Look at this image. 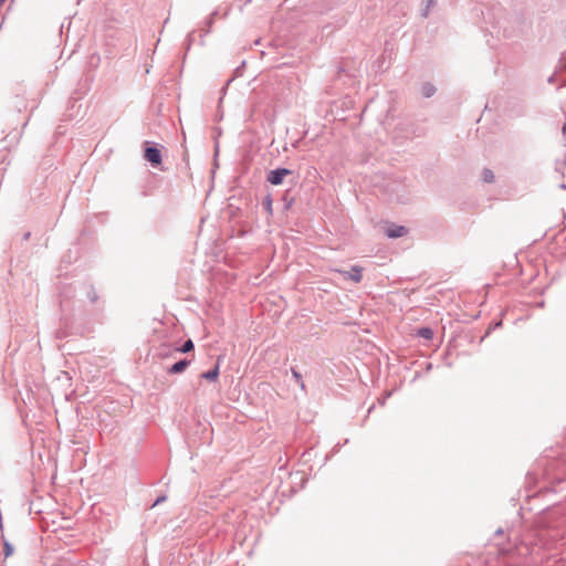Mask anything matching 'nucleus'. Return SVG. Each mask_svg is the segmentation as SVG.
<instances>
[{
  "label": "nucleus",
  "instance_id": "f257e3e1",
  "mask_svg": "<svg viewBox=\"0 0 566 566\" xmlns=\"http://www.w3.org/2000/svg\"><path fill=\"white\" fill-rule=\"evenodd\" d=\"M334 271L339 273L344 279L350 280L355 283H359L363 280V268L359 265H353L350 271L338 269H335Z\"/></svg>",
  "mask_w": 566,
  "mask_h": 566
},
{
  "label": "nucleus",
  "instance_id": "f03ea898",
  "mask_svg": "<svg viewBox=\"0 0 566 566\" xmlns=\"http://www.w3.org/2000/svg\"><path fill=\"white\" fill-rule=\"evenodd\" d=\"M291 170L286 168H277L274 170H271L268 174L266 180L274 186L281 185L283 182V179L285 176L290 175Z\"/></svg>",
  "mask_w": 566,
  "mask_h": 566
},
{
  "label": "nucleus",
  "instance_id": "7ed1b4c3",
  "mask_svg": "<svg viewBox=\"0 0 566 566\" xmlns=\"http://www.w3.org/2000/svg\"><path fill=\"white\" fill-rule=\"evenodd\" d=\"M144 156H145V159L148 160L154 166H157L161 163L160 150L156 147H147L145 149Z\"/></svg>",
  "mask_w": 566,
  "mask_h": 566
},
{
  "label": "nucleus",
  "instance_id": "20e7f679",
  "mask_svg": "<svg viewBox=\"0 0 566 566\" xmlns=\"http://www.w3.org/2000/svg\"><path fill=\"white\" fill-rule=\"evenodd\" d=\"M407 233V229L403 226H391L386 230L388 238H400Z\"/></svg>",
  "mask_w": 566,
  "mask_h": 566
},
{
  "label": "nucleus",
  "instance_id": "39448f33",
  "mask_svg": "<svg viewBox=\"0 0 566 566\" xmlns=\"http://www.w3.org/2000/svg\"><path fill=\"white\" fill-rule=\"evenodd\" d=\"M189 365V361L187 359H181L174 364L169 369V374H179L182 373Z\"/></svg>",
  "mask_w": 566,
  "mask_h": 566
},
{
  "label": "nucleus",
  "instance_id": "423d86ee",
  "mask_svg": "<svg viewBox=\"0 0 566 566\" xmlns=\"http://www.w3.org/2000/svg\"><path fill=\"white\" fill-rule=\"evenodd\" d=\"M219 376V366L217 365L213 369L208 370L201 375L203 379L214 381Z\"/></svg>",
  "mask_w": 566,
  "mask_h": 566
},
{
  "label": "nucleus",
  "instance_id": "0eeeda50",
  "mask_svg": "<svg viewBox=\"0 0 566 566\" xmlns=\"http://www.w3.org/2000/svg\"><path fill=\"white\" fill-rule=\"evenodd\" d=\"M417 334H418V336L426 338V339H431L433 337V332L429 327L420 328Z\"/></svg>",
  "mask_w": 566,
  "mask_h": 566
},
{
  "label": "nucleus",
  "instance_id": "6e6552de",
  "mask_svg": "<svg viewBox=\"0 0 566 566\" xmlns=\"http://www.w3.org/2000/svg\"><path fill=\"white\" fill-rule=\"evenodd\" d=\"M482 178L488 184L493 182L494 179H495L493 171L491 169H489V168L483 169Z\"/></svg>",
  "mask_w": 566,
  "mask_h": 566
},
{
  "label": "nucleus",
  "instance_id": "1a4fd4ad",
  "mask_svg": "<svg viewBox=\"0 0 566 566\" xmlns=\"http://www.w3.org/2000/svg\"><path fill=\"white\" fill-rule=\"evenodd\" d=\"M436 92V88L432 84H424L422 86V94L426 96V97H431Z\"/></svg>",
  "mask_w": 566,
  "mask_h": 566
},
{
  "label": "nucleus",
  "instance_id": "9d476101",
  "mask_svg": "<svg viewBox=\"0 0 566 566\" xmlns=\"http://www.w3.org/2000/svg\"><path fill=\"white\" fill-rule=\"evenodd\" d=\"M192 349H193V343L191 339H188L187 342L184 343V345L180 348H176V352L188 353Z\"/></svg>",
  "mask_w": 566,
  "mask_h": 566
},
{
  "label": "nucleus",
  "instance_id": "9b49d317",
  "mask_svg": "<svg viewBox=\"0 0 566 566\" xmlns=\"http://www.w3.org/2000/svg\"><path fill=\"white\" fill-rule=\"evenodd\" d=\"M436 4V0H426L424 1V9L422 10L421 15L423 18L428 17L430 9Z\"/></svg>",
  "mask_w": 566,
  "mask_h": 566
},
{
  "label": "nucleus",
  "instance_id": "f8f14e48",
  "mask_svg": "<svg viewBox=\"0 0 566 566\" xmlns=\"http://www.w3.org/2000/svg\"><path fill=\"white\" fill-rule=\"evenodd\" d=\"M292 375L295 379V381L301 386V388L303 389L305 386H304V382L302 380V375L296 371L295 369H292Z\"/></svg>",
  "mask_w": 566,
  "mask_h": 566
},
{
  "label": "nucleus",
  "instance_id": "ddd939ff",
  "mask_svg": "<svg viewBox=\"0 0 566 566\" xmlns=\"http://www.w3.org/2000/svg\"><path fill=\"white\" fill-rule=\"evenodd\" d=\"M13 553V547L8 542L4 543V555L9 557Z\"/></svg>",
  "mask_w": 566,
  "mask_h": 566
},
{
  "label": "nucleus",
  "instance_id": "4468645a",
  "mask_svg": "<svg viewBox=\"0 0 566 566\" xmlns=\"http://www.w3.org/2000/svg\"><path fill=\"white\" fill-rule=\"evenodd\" d=\"M166 499H167V497H166L165 495L159 496V497L155 501V503L153 504V506H155V505H157V504H159V503H161V502L166 501Z\"/></svg>",
  "mask_w": 566,
  "mask_h": 566
},
{
  "label": "nucleus",
  "instance_id": "2eb2a0df",
  "mask_svg": "<svg viewBox=\"0 0 566 566\" xmlns=\"http://www.w3.org/2000/svg\"><path fill=\"white\" fill-rule=\"evenodd\" d=\"M6 0H0V7L4 3Z\"/></svg>",
  "mask_w": 566,
  "mask_h": 566
}]
</instances>
